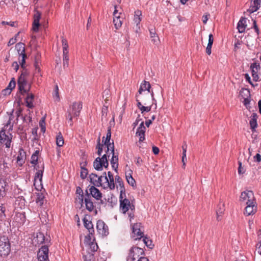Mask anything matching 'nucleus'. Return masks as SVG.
Listing matches in <instances>:
<instances>
[{
	"label": "nucleus",
	"instance_id": "nucleus-1",
	"mask_svg": "<svg viewBox=\"0 0 261 261\" xmlns=\"http://www.w3.org/2000/svg\"><path fill=\"white\" fill-rule=\"evenodd\" d=\"M82 109V103L81 102H74L68 110L66 117L68 119V123L70 126L72 125V118L78 117Z\"/></svg>",
	"mask_w": 261,
	"mask_h": 261
},
{
	"label": "nucleus",
	"instance_id": "nucleus-2",
	"mask_svg": "<svg viewBox=\"0 0 261 261\" xmlns=\"http://www.w3.org/2000/svg\"><path fill=\"white\" fill-rule=\"evenodd\" d=\"M12 161L6 155H2L0 158V172L3 176L8 175L11 172Z\"/></svg>",
	"mask_w": 261,
	"mask_h": 261
},
{
	"label": "nucleus",
	"instance_id": "nucleus-3",
	"mask_svg": "<svg viewBox=\"0 0 261 261\" xmlns=\"http://www.w3.org/2000/svg\"><path fill=\"white\" fill-rule=\"evenodd\" d=\"M10 243L7 237H0V255L7 256L10 252Z\"/></svg>",
	"mask_w": 261,
	"mask_h": 261
},
{
	"label": "nucleus",
	"instance_id": "nucleus-4",
	"mask_svg": "<svg viewBox=\"0 0 261 261\" xmlns=\"http://www.w3.org/2000/svg\"><path fill=\"white\" fill-rule=\"evenodd\" d=\"M124 194H120V210L123 214H125L130 208L131 211L135 210V206L130 204V201L126 198L123 197Z\"/></svg>",
	"mask_w": 261,
	"mask_h": 261
},
{
	"label": "nucleus",
	"instance_id": "nucleus-5",
	"mask_svg": "<svg viewBox=\"0 0 261 261\" xmlns=\"http://www.w3.org/2000/svg\"><path fill=\"white\" fill-rule=\"evenodd\" d=\"M104 176L105 182H103V188L107 189L109 188L111 190H114L115 187L114 182V178L113 174L110 172H108V176L106 172H103Z\"/></svg>",
	"mask_w": 261,
	"mask_h": 261
},
{
	"label": "nucleus",
	"instance_id": "nucleus-6",
	"mask_svg": "<svg viewBox=\"0 0 261 261\" xmlns=\"http://www.w3.org/2000/svg\"><path fill=\"white\" fill-rule=\"evenodd\" d=\"M143 254H144V251L143 249L139 247L133 246L129 250L128 255L127 257V260L131 259L132 261H135L136 258Z\"/></svg>",
	"mask_w": 261,
	"mask_h": 261
},
{
	"label": "nucleus",
	"instance_id": "nucleus-7",
	"mask_svg": "<svg viewBox=\"0 0 261 261\" xmlns=\"http://www.w3.org/2000/svg\"><path fill=\"white\" fill-rule=\"evenodd\" d=\"M38 6L34 8L33 15V22L32 24V30L35 32H37L40 25V20L41 16V13L38 10Z\"/></svg>",
	"mask_w": 261,
	"mask_h": 261
},
{
	"label": "nucleus",
	"instance_id": "nucleus-8",
	"mask_svg": "<svg viewBox=\"0 0 261 261\" xmlns=\"http://www.w3.org/2000/svg\"><path fill=\"white\" fill-rule=\"evenodd\" d=\"M240 201L245 203L252 204L255 202L254 193L252 191L246 190L242 192L240 196Z\"/></svg>",
	"mask_w": 261,
	"mask_h": 261
},
{
	"label": "nucleus",
	"instance_id": "nucleus-9",
	"mask_svg": "<svg viewBox=\"0 0 261 261\" xmlns=\"http://www.w3.org/2000/svg\"><path fill=\"white\" fill-rule=\"evenodd\" d=\"M136 97H137L140 99L144 105H147L148 103V101H149L151 99L153 101H156L154 98V94L152 90L151 91V93H149L148 92H142V94H139L138 92L136 95Z\"/></svg>",
	"mask_w": 261,
	"mask_h": 261
},
{
	"label": "nucleus",
	"instance_id": "nucleus-10",
	"mask_svg": "<svg viewBox=\"0 0 261 261\" xmlns=\"http://www.w3.org/2000/svg\"><path fill=\"white\" fill-rule=\"evenodd\" d=\"M21 74L18 79V86L19 90H24V87L27 84V77L29 75V72L25 67L22 68Z\"/></svg>",
	"mask_w": 261,
	"mask_h": 261
},
{
	"label": "nucleus",
	"instance_id": "nucleus-11",
	"mask_svg": "<svg viewBox=\"0 0 261 261\" xmlns=\"http://www.w3.org/2000/svg\"><path fill=\"white\" fill-rule=\"evenodd\" d=\"M48 245L42 246L38 252V259L39 261H49Z\"/></svg>",
	"mask_w": 261,
	"mask_h": 261
},
{
	"label": "nucleus",
	"instance_id": "nucleus-12",
	"mask_svg": "<svg viewBox=\"0 0 261 261\" xmlns=\"http://www.w3.org/2000/svg\"><path fill=\"white\" fill-rule=\"evenodd\" d=\"M88 188H89L87 189L88 194L89 195V196H92L96 200H100L101 203H103L102 200H101L102 197V193L100 192V191L94 186H89Z\"/></svg>",
	"mask_w": 261,
	"mask_h": 261
},
{
	"label": "nucleus",
	"instance_id": "nucleus-13",
	"mask_svg": "<svg viewBox=\"0 0 261 261\" xmlns=\"http://www.w3.org/2000/svg\"><path fill=\"white\" fill-rule=\"evenodd\" d=\"M11 139L12 135L11 134L7 135L4 130H2L0 132V142L1 143L4 144L6 147H10Z\"/></svg>",
	"mask_w": 261,
	"mask_h": 261
},
{
	"label": "nucleus",
	"instance_id": "nucleus-14",
	"mask_svg": "<svg viewBox=\"0 0 261 261\" xmlns=\"http://www.w3.org/2000/svg\"><path fill=\"white\" fill-rule=\"evenodd\" d=\"M103 177H104L103 174L100 176H98V175L95 173H91L89 175V178L91 184L94 186H101L103 188V182H102Z\"/></svg>",
	"mask_w": 261,
	"mask_h": 261
},
{
	"label": "nucleus",
	"instance_id": "nucleus-15",
	"mask_svg": "<svg viewBox=\"0 0 261 261\" xmlns=\"http://www.w3.org/2000/svg\"><path fill=\"white\" fill-rule=\"evenodd\" d=\"M9 188L7 179L4 178H0V201L7 195Z\"/></svg>",
	"mask_w": 261,
	"mask_h": 261
},
{
	"label": "nucleus",
	"instance_id": "nucleus-16",
	"mask_svg": "<svg viewBox=\"0 0 261 261\" xmlns=\"http://www.w3.org/2000/svg\"><path fill=\"white\" fill-rule=\"evenodd\" d=\"M96 228L100 234L106 236L109 234L108 226L103 221L100 220L97 222Z\"/></svg>",
	"mask_w": 261,
	"mask_h": 261
},
{
	"label": "nucleus",
	"instance_id": "nucleus-17",
	"mask_svg": "<svg viewBox=\"0 0 261 261\" xmlns=\"http://www.w3.org/2000/svg\"><path fill=\"white\" fill-rule=\"evenodd\" d=\"M34 242H36L38 244L45 243L47 245L50 242V237H45L42 232H39L36 233V236L34 237Z\"/></svg>",
	"mask_w": 261,
	"mask_h": 261
},
{
	"label": "nucleus",
	"instance_id": "nucleus-18",
	"mask_svg": "<svg viewBox=\"0 0 261 261\" xmlns=\"http://www.w3.org/2000/svg\"><path fill=\"white\" fill-rule=\"evenodd\" d=\"M111 128L109 127L107 130V133L106 135V137H103L102 138V142H104V144L107 146V150L106 152L108 153V152L110 150L111 151L112 146V142H111Z\"/></svg>",
	"mask_w": 261,
	"mask_h": 261
},
{
	"label": "nucleus",
	"instance_id": "nucleus-19",
	"mask_svg": "<svg viewBox=\"0 0 261 261\" xmlns=\"http://www.w3.org/2000/svg\"><path fill=\"white\" fill-rule=\"evenodd\" d=\"M43 173V172L37 171L35 175L34 185L37 190H39L40 188L42 189L43 187L42 183Z\"/></svg>",
	"mask_w": 261,
	"mask_h": 261
},
{
	"label": "nucleus",
	"instance_id": "nucleus-20",
	"mask_svg": "<svg viewBox=\"0 0 261 261\" xmlns=\"http://www.w3.org/2000/svg\"><path fill=\"white\" fill-rule=\"evenodd\" d=\"M111 153L113 154L112 159L111 160V164L112 165V167L114 169V170L117 172V169L118 168V156L117 155H115L114 144L113 140H112V146Z\"/></svg>",
	"mask_w": 261,
	"mask_h": 261
},
{
	"label": "nucleus",
	"instance_id": "nucleus-21",
	"mask_svg": "<svg viewBox=\"0 0 261 261\" xmlns=\"http://www.w3.org/2000/svg\"><path fill=\"white\" fill-rule=\"evenodd\" d=\"M146 128L144 125V122H142L139 127L137 128L136 136L139 137V142L140 143L143 142L145 140V133Z\"/></svg>",
	"mask_w": 261,
	"mask_h": 261
},
{
	"label": "nucleus",
	"instance_id": "nucleus-22",
	"mask_svg": "<svg viewBox=\"0 0 261 261\" xmlns=\"http://www.w3.org/2000/svg\"><path fill=\"white\" fill-rule=\"evenodd\" d=\"M250 69L251 70L253 80L255 82L258 81L259 76L257 74V72L260 69L259 64L257 63H253L251 64Z\"/></svg>",
	"mask_w": 261,
	"mask_h": 261
},
{
	"label": "nucleus",
	"instance_id": "nucleus-23",
	"mask_svg": "<svg viewBox=\"0 0 261 261\" xmlns=\"http://www.w3.org/2000/svg\"><path fill=\"white\" fill-rule=\"evenodd\" d=\"M86 196L84 199L86 209L89 212H92L94 208L93 202L92 201L91 197L88 194V190H86Z\"/></svg>",
	"mask_w": 261,
	"mask_h": 261
},
{
	"label": "nucleus",
	"instance_id": "nucleus-24",
	"mask_svg": "<svg viewBox=\"0 0 261 261\" xmlns=\"http://www.w3.org/2000/svg\"><path fill=\"white\" fill-rule=\"evenodd\" d=\"M247 206L245 208L244 214L246 216H249L253 215L256 211V202H253L252 204H249V203H246Z\"/></svg>",
	"mask_w": 261,
	"mask_h": 261
},
{
	"label": "nucleus",
	"instance_id": "nucleus-25",
	"mask_svg": "<svg viewBox=\"0 0 261 261\" xmlns=\"http://www.w3.org/2000/svg\"><path fill=\"white\" fill-rule=\"evenodd\" d=\"M141 223H135L132 227L133 233L134 235H136L138 238L135 239V240H140L143 237V233L140 230Z\"/></svg>",
	"mask_w": 261,
	"mask_h": 261
},
{
	"label": "nucleus",
	"instance_id": "nucleus-26",
	"mask_svg": "<svg viewBox=\"0 0 261 261\" xmlns=\"http://www.w3.org/2000/svg\"><path fill=\"white\" fill-rule=\"evenodd\" d=\"M251 5L248 10L250 13H253L258 10L260 6L261 0H251Z\"/></svg>",
	"mask_w": 261,
	"mask_h": 261
},
{
	"label": "nucleus",
	"instance_id": "nucleus-27",
	"mask_svg": "<svg viewBox=\"0 0 261 261\" xmlns=\"http://www.w3.org/2000/svg\"><path fill=\"white\" fill-rule=\"evenodd\" d=\"M150 88L151 85L150 83L148 82L144 81L143 83L140 85L138 93L139 94H142V92H148L151 93V91H150Z\"/></svg>",
	"mask_w": 261,
	"mask_h": 261
},
{
	"label": "nucleus",
	"instance_id": "nucleus-28",
	"mask_svg": "<svg viewBox=\"0 0 261 261\" xmlns=\"http://www.w3.org/2000/svg\"><path fill=\"white\" fill-rule=\"evenodd\" d=\"M84 226L88 230L90 234H93L94 232L93 225L91 221L88 220L86 218L83 219Z\"/></svg>",
	"mask_w": 261,
	"mask_h": 261
},
{
	"label": "nucleus",
	"instance_id": "nucleus-29",
	"mask_svg": "<svg viewBox=\"0 0 261 261\" xmlns=\"http://www.w3.org/2000/svg\"><path fill=\"white\" fill-rule=\"evenodd\" d=\"M41 64V54L40 53H37L35 57L34 66L35 70L37 72H40V65Z\"/></svg>",
	"mask_w": 261,
	"mask_h": 261
},
{
	"label": "nucleus",
	"instance_id": "nucleus-30",
	"mask_svg": "<svg viewBox=\"0 0 261 261\" xmlns=\"http://www.w3.org/2000/svg\"><path fill=\"white\" fill-rule=\"evenodd\" d=\"M257 114L254 113H253L251 116L250 122H249L250 128L252 129V132H254L255 130V128L257 126Z\"/></svg>",
	"mask_w": 261,
	"mask_h": 261
},
{
	"label": "nucleus",
	"instance_id": "nucleus-31",
	"mask_svg": "<svg viewBox=\"0 0 261 261\" xmlns=\"http://www.w3.org/2000/svg\"><path fill=\"white\" fill-rule=\"evenodd\" d=\"M115 181L120 188V194H124L125 196V190L124 186V184L122 178L118 175H116L115 177Z\"/></svg>",
	"mask_w": 261,
	"mask_h": 261
},
{
	"label": "nucleus",
	"instance_id": "nucleus-32",
	"mask_svg": "<svg viewBox=\"0 0 261 261\" xmlns=\"http://www.w3.org/2000/svg\"><path fill=\"white\" fill-rule=\"evenodd\" d=\"M93 167L96 170L101 171L102 170V168L104 167V166L103 165V162L100 161L99 156L96 158L94 160L93 162Z\"/></svg>",
	"mask_w": 261,
	"mask_h": 261
},
{
	"label": "nucleus",
	"instance_id": "nucleus-33",
	"mask_svg": "<svg viewBox=\"0 0 261 261\" xmlns=\"http://www.w3.org/2000/svg\"><path fill=\"white\" fill-rule=\"evenodd\" d=\"M25 157V152L22 149L20 150L19 151V154L17 158V163L20 166H21L24 163Z\"/></svg>",
	"mask_w": 261,
	"mask_h": 261
},
{
	"label": "nucleus",
	"instance_id": "nucleus-34",
	"mask_svg": "<svg viewBox=\"0 0 261 261\" xmlns=\"http://www.w3.org/2000/svg\"><path fill=\"white\" fill-rule=\"evenodd\" d=\"M34 99V95L32 93L27 94V96L25 98V102L27 106L29 108H33L34 107L33 101Z\"/></svg>",
	"mask_w": 261,
	"mask_h": 261
},
{
	"label": "nucleus",
	"instance_id": "nucleus-35",
	"mask_svg": "<svg viewBox=\"0 0 261 261\" xmlns=\"http://www.w3.org/2000/svg\"><path fill=\"white\" fill-rule=\"evenodd\" d=\"M14 219L15 221L20 224H23L25 221V216L23 213H16L14 217Z\"/></svg>",
	"mask_w": 261,
	"mask_h": 261
},
{
	"label": "nucleus",
	"instance_id": "nucleus-36",
	"mask_svg": "<svg viewBox=\"0 0 261 261\" xmlns=\"http://www.w3.org/2000/svg\"><path fill=\"white\" fill-rule=\"evenodd\" d=\"M225 205L224 203H220L218 205V208L216 211L217 213V219L218 221H220L221 218H220L223 214L225 211Z\"/></svg>",
	"mask_w": 261,
	"mask_h": 261
},
{
	"label": "nucleus",
	"instance_id": "nucleus-37",
	"mask_svg": "<svg viewBox=\"0 0 261 261\" xmlns=\"http://www.w3.org/2000/svg\"><path fill=\"white\" fill-rule=\"evenodd\" d=\"M150 35L151 38V41L156 44L159 41V37L156 35L155 31L154 29H149Z\"/></svg>",
	"mask_w": 261,
	"mask_h": 261
},
{
	"label": "nucleus",
	"instance_id": "nucleus-38",
	"mask_svg": "<svg viewBox=\"0 0 261 261\" xmlns=\"http://www.w3.org/2000/svg\"><path fill=\"white\" fill-rule=\"evenodd\" d=\"M15 48L17 50L19 56L25 54L24 44L22 43H18L15 45Z\"/></svg>",
	"mask_w": 261,
	"mask_h": 261
},
{
	"label": "nucleus",
	"instance_id": "nucleus-39",
	"mask_svg": "<svg viewBox=\"0 0 261 261\" xmlns=\"http://www.w3.org/2000/svg\"><path fill=\"white\" fill-rule=\"evenodd\" d=\"M246 20L244 18L240 20L238 23L237 28L239 33H243L245 31L246 25L245 24Z\"/></svg>",
	"mask_w": 261,
	"mask_h": 261
},
{
	"label": "nucleus",
	"instance_id": "nucleus-40",
	"mask_svg": "<svg viewBox=\"0 0 261 261\" xmlns=\"http://www.w3.org/2000/svg\"><path fill=\"white\" fill-rule=\"evenodd\" d=\"M113 23L114 24L115 28L117 30L119 29L121 27L122 22L120 16L118 17H114Z\"/></svg>",
	"mask_w": 261,
	"mask_h": 261
},
{
	"label": "nucleus",
	"instance_id": "nucleus-41",
	"mask_svg": "<svg viewBox=\"0 0 261 261\" xmlns=\"http://www.w3.org/2000/svg\"><path fill=\"white\" fill-rule=\"evenodd\" d=\"M56 144L59 147L62 146L64 144V140L61 132H59L56 137Z\"/></svg>",
	"mask_w": 261,
	"mask_h": 261
},
{
	"label": "nucleus",
	"instance_id": "nucleus-42",
	"mask_svg": "<svg viewBox=\"0 0 261 261\" xmlns=\"http://www.w3.org/2000/svg\"><path fill=\"white\" fill-rule=\"evenodd\" d=\"M39 150H36L31 156V163L32 164H37L38 163Z\"/></svg>",
	"mask_w": 261,
	"mask_h": 261
},
{
	"label": "nucleus",
	"instance_id": "nucleus-43",
	"mask_svg": "<svg viewBox=\"0 0 261 261\" xmlns=\"http://www.w3.org/2000/svg\"><path fill=\"white\" fill-rule=\"evenodd\" d=\"M44 196L42 193H38L36 199V203L40 206H42L44 202Z\"/></svg>",
	"mask_w": 261,
	"mask_h": 261
},
{
	"label": "nucleus",
	"instance_id": "nucleus-44",
	"mask_svg": "<svg viewBox=\"0 0 261 261\" xmlns=\"http://www.w3.org/2000/svg\"><path fill=\"white\" fill-rule=\"evenodd\" d=\"M63 64L64 68H65V67H68L69 65L68 51H65V53H63Z\"/></svg>",
	"mask_w": 261,
	"mask_h": 261
},
{
	"label": "nucleus",
	"instance_id": "nucleus-45",
	"mask_svg": "<svg viewBox=\"0 0 261 261\" xmlns=\"http://www.w3.org/2000/svg\"><path fill=\"white\" fill-rule=\"evenodd\" d=\"M143 242L144 244H145L148 248L152 249L154 245L152 244V241L146 237H143Z\"/></svg>",
	"mask_w": 261,
	"mask_h": 261
},
{
	"label": "nucleus",
	"instance_id": "nucleus-46",
	"mask_svg": "<svg viewBox=\"0 0 261 261\" xmlns=\"http://www.w3.org/2000/svg\"><path fill=\"white\" fill-rule=\"evenodd\" d=\"M80 165L81 169L80 176L82 179H85L87 177L88 174V169L86 167L82 166V163H81Z\"/></svg>",
	"mask_w": 261,
	"mask_h": 261
},
{
	"label": "nucleus",
	"instance_id": "nucleus-47",
	"mask_svg": "<svg viewBox=\"0 0 261 261\" xmlns=\"http://www.w3.org/2000/svg\"><path fill=\"white\" fill-rule=\"evenodd\" d=\"M240 95L243 98L248 97L250 96V91L246 88H242L240 91Z\"/></svg>",
	"mask_w": 261,
	"mask_h": 261
},
{
	"label": "nucleus",
	"instance_id": "nucleus-48",
	"mask_svg": "<svg viewBox=\"0 0 261 261\" xmlns=\"http://www.w3.org/2000/svg\"><path fill=\"white\" fill-rule=\"evenodd\" d=\"M53 97L55 101H59L60 100L59 93V87L57 85L55 86L54 92L53 93Z\"/></svg>",
	"mask_w": 261,
	"mask_h": 261
},
{
	"label": "nucleus",
	"instance_id": "nucleus-49",
	"mask_svg": "<svg viewBox=\"0 0 261 261\" xmlns=\"http://www.w3.org/2000/svg\"><path fill=\"white\" fill-rule=\"evenodd\" d=\"M34 169L37 170V171H41L44 172V166L43 163L38 162L37 164H33Z\"/></svg>",
	"mask_w": 261,
	"mask_h": 261
},
{
	"label": "nucleus",
	"instance_id": "nucleus-50",
	"mask_svg": "<svg viewBox=\"0 0 261 261\" xmlns=\"http://www.w3.org/2000/svg\"><path fill=\"white\" fill-rule=\"evenodd\" d=\"M76 194H79V199L80 200V201L82 203H83V201H84L83 192V190H82V189L80 187H78L76 188Z\"/></svg>",
	"mask_w": 261,
	"mask_h": 261
},
{
	"label": "nucleus",
	"instance_id": "nucleus-51",
	"mask_svg": "<svg viewBox=\"0 0 261 261\" xmlns=\"http://www.w3.org/2000/svg\"><path fill=\"white\" fill-rule=\"evenodd\" d=\"M102 146L103 144H101L100 142V138L99 137L97 140V144L96 148L98 149L97 154L99 156L101 155V152L102 151Z\"/></svg>",
	"mask_w": 261,
	"mask_h": 261
},
{
	"label": "nucleus",
	"instance_id": "nucleus-52",
	"mask_svg": "<svg viewBox=\"0 0 261 261\" xmlns=\"http://www.w3.org/2000/svg\"><path fill=\"white\" fill-rule=\"evenodd\" d=\"M126 178L128 184L134 187L136 184V181L133 178L132 176L130 174H129V175H126Z\"/></svg>",
	"mask_w": 261,
	"mask_h": 261
},
{
	"label": "nucleus",
	"instance_id": "nucleus-53",
	"mask_svg": "<svg viewBox=\"0 0 261 261\" xmlns=\"http://www.w3.org/2000/svg\"><path fill=\"white\" fill-rule=\"evenodd\" d=\"M100 161L103 162V165L105 168H107L109 166V162L107 159V155L106 154H104L102 156L101 158H100Z\"/></svg>",
	"mask_w": 261,
	"mask_h": 261
},
{
	"label": "nucleus",
	"instance_id": "nucleus-54",
	"mask_svg": "<svg viewBox=\"0 0 261 261\" xmlns=\"http://www.w3.org/2000/svg\"><path fill=\"white\" fill-rule=\"evenodd\" d=\"M15 85H16V82L15 81V79L12 78L7 88L10 91H11L12 90V89L15 88Z\"/></svg>",
	"mask_w": 261,
	"mask_h": 261
},
{
	"label": "nucleus",
	"instance_id": "nucleus-55",
	"mask_svg": "<svg viewBox=\"0 0 261 261\" xmlns=\"http://www.w3.org/2000/svg\"><path fill=\"white\" fill-rule=\"evenodd\" d=\"M20 56L21 59H19V63L20 64L21 67L22 68H24L25 67V58H27V55L26 54H23Z\"/></svg>",
	"mask_w": 261,
	"mask_h": 261
},
{
	"label": "nucleus",
	"instance_id": "nucleus-56",
	"mask_svg": "<svg viewBox=\"0 0 261 261\" xmlns=\"http://www.w3.org/2000/svg\"><path fill=\"white\" fill-rule=\"evenodd\" d=\"M31 87V85L30 84H27V86H25L24 87V90H19V91L21 92V94H23L24 93H30L29 92L30 91Z\"/></svg>",
	"mask_w": 261,
	"mask_h": 261
},
{
	"label": "nucleus",
	"instance_id": "nucleus-57",
	"mask_svg": "<svg viewBox=\"0 0 261 261\" xmlns=\"http://www.w3.org/2000/svg\"><path fill=\"white\" fill-rule=\"evenodd\" d=\"M62 46H63V53H65V51H68V43L66 39H62Z\"/></svg>",
	"mask_w": 261,
	"mask_h": 261
},
{
	"label": "nucleus",
	"instance_id": "nucleus-58",
	"mask_svg": "<svg viewBox=\"0 0 261 261\" xmlns=\"http://www.w3.org/2000/svg\"><path fill=\"white\" fill-rule=\"evenodd\" d=\"M151 106L149 107H141V109L140 110L141 111V113H143L144 112H148L151 110Z\"/></svg>",
	"mask_w": 261,
	"mask_h": 261
},
{
	"label": "nucleus",
	"instance_id": "nucleus-59",
	"mask_svg": "<svg viewBox=\"0 0 261 261\" xmlns=\"http://www.w3.org/2000/svg\"><path fill=\"white\" fill-rule=\"evenodd\" d=\"M134 21L135 23L136 24V28L137 29H140V27L139 26L140 21H141V17H137L136 16L134 17Z\"/></svg>",
	"mask_w": 261,
	"mask_h": 261
},
{
	"label": "nucleus",
	"instance_id": "nucleus-60",
	"mask_svg": "<svg viewBox=\"0 0 261 261\" xmlns=\"http://www.w3.org/2000/svg\"><path fill=\"white\" fill-rule=\"evenodd\" d=\"M239 168H238V173L239 174H243L245 170L244 169V168L242 166V163L240 161H239Z\"/></svg>",
	"mask_w": 261,
	"mask_h": 261
},
{
	"label": "nucleus",
	"instance_id": "nucleus-61",
	"mask_svg": "<svg viewBox=\"0 0 261 261\" xmlns=\"http://www.w3.org/2000/svg\"><path fill=\"white\" fill-rule=\"evenodd\" d=\"M12 117L13 115L11 114V115L9 116V121L5 125V126H6L7 127H8L9 126H10L9 128V130H12V125H11V120L12 119Z\"/></svg>",
	"mask_w": 261,
	"mask_h": 261
},
{
	"label": "nucleus",
	"instance_id": "nucleus-62",
	"mask_svg": "<svg viewBox=\"0 0 261 261\" xmlns=\"http://www.w3.org/2000/svg\"><path fill=\"white\" fill-rule=\"evenodd\" d=\"M135 162L136 165L139 167L141 166L143 163V160L141 159L140 157L136 158V160Z\"/></svg>",
	"mask_w": 261,
	"mask_h": 261
},
{
	"label": "nucleus",
	"instance_id": "nucleus-63",
	"mask_svg": "<svg viewBox=\"0 0 261 261\" xmlns=\"http://www.w3.org/2000/svg\"><path fill=\"white\" fill-rule=\"evenodd\" d=\"M212 47V44H207V47L206 48V53L208 55H210L212 53V50H211Z\"/></svg>",
	"mask_w": 261,
	"mask_h": 261
},
{
	"label": "nucleus",
	"instance_id": "nucleus-64",
	"mask_svg": "<svg viewBox=\"0 0 261 261\" xmlns=\"http://www.w3.org/2000/svg\"><path fill=\"white\" fill-rule=\"evenodd\" d=\"M254 161L257 162H260L261 161V155L259 153H257L254 156Z\"/></svg>",
	"mask_w": 261,
	"mask_h": 261
}]
</instances>
